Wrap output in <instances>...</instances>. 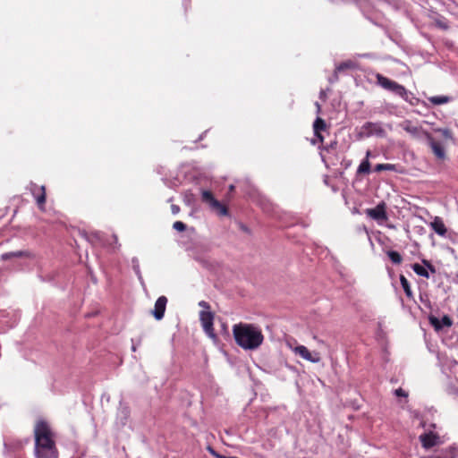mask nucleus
<instances>
[{"label": "nucleus", "instance_id": "nucleus-8", "mask_svg": "<svg viewBox=\"0 0 458 458\" xmlns=\"http://www.w3.org/2000/svg\"><path fill=\"white\" fill-rule=\"evenodd\" d=\"M28 189L35 198L37 204L39 208H43V205L46 202V189L45 186H38L34 182H30L28 186Z\"/></svg>", "mask_w": 458, "mask_h": 458}, {"label": "nucleus", "instance_id": "nucleus-34", "mask_svg": "<svg viewBox=\"0 0 458 458\" xmlns=\"http://www.w3.org/2000/svg\"><path fill=\"white\" fill-rule=\"evenodd\" d=\"M396 396L406 397L408 394L403 388H398L394 391Z\"/></svg>", "mask_w": 458, "mask_h": 458}, {"label": "nucleus", "instance_id": "nucleus-28", "mask_svg": "<svg viewBox=\"0 0 458 458\" xmlns=\"http://www.w3.org/2000/svg\"><path fill=\"white\" fill-rule=\"evenodd\" d=\"M173 228L179 232H183L186 229V225L182 221H176L173 225Z\"/></svg>", "mask_w": 458, "mask_h": 458}, {"label": "nucleus", "instance_id": "nucleus-41", "mask_svg": "<svg viewBox=\"0 0 458 458\" xmlns=\"http://www.w3.org/2000/svg\"><path fill=\"white\" fill-rule=\"evenodd\" d=\"M437 24H438V26H439L440 28H442V29H447V26H446L445 24H443V23H441V22H438Z\"/></svg>", "mask_w": 458, "mask_h": 458}, {"label": "nucleus", "instance_id": "nucleus-9", "mask_svg": "<svg viewBox=\"0 0 458 458\" xmlns=\"http://www.w3.org/2000/svg\"><path fill=\"white\" fill-rule=\"evenodd\" d=\"M386 208V203L384 201H381L374 208H368L366 210V214L376 221L386 220L387 214Z\"/></svg>", "mask_w": 458, "mask_h": 458}, {"label": "nucleus", "instance_id": "nucleus-12", "mask_svg": "<svg viewBox=\"0 0 458 458\" xmlns=\"http://www.w3.org/2000/svg\"><path fill=\"white\" fill-rule=\"evenodd\" d=\"M294 352L300 355L302 359L309 360L312 363H317L320 360V357L318 352H310L309 349L304 345L296 346L294 349Z\"/></svg>", "mask_w": 458, "mask_h": 458}, {"label": "nucleus", "instance_id": "nucleus-20", "mask_svg": "<svg viewBox=\"0 0 458 458\" xmlns=\"http://www.w3.org/2000/svg\"><path fill=\"white\" fill-rule=\"evenodd\" d=\"M428 100L432 105L438 106V105H444V104L449 103L452 100V98L448 97V96H442V95L441 96H432V97H429L428 98Z\"/></svg>", "mask_w": 458, "mask_h": 458}, {"label": "nucleus", "instance_id": "nucleus-13", "mask_svg": "<svg viewBox=\"0 0 458 458\" xmlns=\"http://www.w3.org/2000/svg\"><path fill=\"white\" fill-rule=\"evenodd\" d=\"M166 303L167 298L165 296H160L156 301L152 315L157 320H161L164 318Z\"/></svg>", "mask_w": 458, "mask_h": 458}, {"label": "nucleus", "instance_id": "nucleus-11", "mask_svg": "<svg viewBox=\"0 0 458 458\" xmlns=\"http://www.w3.org/2000/svg\"><path fill=\"white\" fill-rule=\"evenodd\" d=\"M428 320L436 331H440L445 327H450L453 324L451 318L447 315L443 316L442 318L431 315L428 317Z\"/></svg>", "mask_w": 458, "mask_h": 458}, {"label": "nucleus", "instance_id": "nucleus-39", "mask_svg": "<svg viewBox=\"0 0 458 458\" xmlns=\"http://www.w3.org/2000/svg\"><path fill=\"white\" fill-rule=\"evenodd\" d=\"M336 81H337V80H335V73H334V74H333V76L329 78V82H330V83H334V82H335Z\"/></svg>", "mask_w": 458, "mask_h": 458}, {"label": "nucleus", "instance_id": "nucleus-5", "mask_svg": "<svg viewBox=\"0 0 458 458\" xmlns=\"http://www.w3.org/2000/svg\"><path fill=\"white\" fill-rule=\"evenodd\" d=\"M400 127L416 140L429 139V132L422 127L416 126L410 120H404L400 123Z\"/></svg>", "mask_w": 458, "mask_h": 458}, {"label": "nucleus", "instance_id": "nucleus-30", "mask_svg": "<svg viewBox=\"0 0 458 458\" xmlns=\"http://www.w3.org/2000/svg\"><path fill=\"white\" fill-rule=\"evenodd\" d=\"M212 208L216 209L220 215L225 216L227 208L219 202V206H214Z\"/></svg>", "mask_w": 458, "mask_h": 458}, {"label": "nucleus", "instance_id": "nucleus-31", "mask_svg": "<svg viewBox=\"0 0 458 458\" xmlns=\"http://www.w3.org/2000/svg\"><path fill=\"white\" fill-rule=\"evenodd\" d=\"M436 131H439L445 139H451L452 133L449 129H436Z\"/></svg>", "mask_w": 458, "mask_h": 458}, {"label": "nucleus", "instance_id": "nucleus-24", "mask_svg": "<svg viewBox=\"0 0 458 458\" xmlns=\"http://www.w3.org/2000/svg\"><path fill=\"white\" fill-rule=\"evenodd\" d=\"M88 239L92 243L105 244V242L103 241V233L101 232L90 233Z\"/></svg>", "mask_w": 458, "mask_h": 458}, {"label": "nucleus", "instance_id": "nucleus-40", "mask_svg": "<svg viewBox=\"0 0 458 458\" xmlns=\"http://www.w3.org/2000/svg\"><path fill=\"white\" fill-rule=\"evenodd\" d=\"M316 108H317V112L319 113L321 110V106L318 102L316 103Z\"/></svg>", "mask_w": 458, "mask_h": 458}, {"label": "nucleus", "instance_id": "nucleus-23", "mask_svg": "<svg viewBox=\"0 0 458 458\" xmlns=\"http://www.w3.org/2000/svg\"><path fill=\"white\" fill-rule=\"evenodd\" d=\"M131 265H132V269L135 272L139 281L140 282L141 284H143L144 281H143V277H142V275L140 272L139 259L136 257L132 258Z\"/></svg>", "mask_w": 458, "mask_h": 458}, {"label": "nucleus", "instance_id": "nucleus-46", "mask_svg": "<svg viewBox=\"0 0 458 458\" xmlns=\"http://www.w3.org/2000/svg\"><path fill=\"white\" fill-rule=\"evenodd\" d=\"M420 458H438L437 456H428V457H420Z\"/></svg>", "mask_w": 458, "mask_h": 458}, {"label": "nucleus", "instance_id": "nucleus-3", "mask_svg": "<svg viewBox=\"0 0 458 458\" xmlns=\"http://www.w3.org/2000/svg\"><path fill=\"white\" fill-rule=\"evenodd\" d=\"M376 78L377 83L384 89L401 97L404 101L410 103L412 106L418 104L419 99L413 95V93L408 91L403 85L379 73L377 74Z\"/></svg>", "mask_w": 458, "mask_h": 458}, {"label": "nucleus", "instance_id": "nucleus-35", "mask_svg": "<svg viewBox=\"0 0 458 458\" xmlns=\"http://www.w3.org/2000/svg\"><path fill=\"white\" fill-rule=\"evenodd\" d=\"M336 145H337V142L336 141H332L330 142L329 144H327L326 147H325V149L327 151H330L331 149H335L336 148Z\"/></svg>", "mask_w": 458, "mask_h": 458}, {"label": "nucleus", "instance_id": "nucleus-29", "mask_svg": "<svg viewBox=\"0 0 458 458\" xmlns=\"http://www.w3.org/2000/svg\"><path fill=\"white\" fill-rule=\"evenodd\" d=\"M445 237L449 239L454 243H455L457 242V240H458V233H456L454 232H448L447 231V233L445 234Z\"/></svg>", "mask_w": 458, "mask_h": 458}, {"label": "nucleus", "instance_id": "nucleus-45", "mask_svg": "<svg viewBox=\"0 0 458 458\" xmlns=\"http://www.w3.org/2000/svg\"><path fill=\"white\" fill-rule=\"evenodd\" d=\"M131 350H132V352L136 351V346L134 344L132 345Z\"/></svg>", "mask_w": 458, "mask_h": 458}, {"label": "nucleus", "instance_id": "nucleus-36", "mask_svg": "<svg viewBox=\"0 0 458 458\" xmlns=\"http://www.w3.org/2000/svg\"><path fill=\"white\" fill-rule=\"evenodd\" d=\"M171 211L173 215H177L180 212V207L178 205L173 204L171 206Z\"/></svg>", "mask_w": 458, "mask_h": 458}, {"label": "nucleus", "instance_id": "nucleus-14", "mask_svg": "<svg viewBox=\"0 0 458 458\" xmlns=\"http://www.w3.org/2000/svg\"><path fill=\"white\" fill-rule=\"evenodd\" d=\"M426 140L438 159L445 158V151L440 142L436 141L431 134H429V139H427Z\"/></svg>", "mask_w": 458, "mask_h": 458}, {"label": "nucleus", "instance_id": "nucleus-26", "mask_svg": "<svg viewBox=\"0 0 458 458\" xmlns=\"http://www.w3.org/2000/svg\"><path fill=\"white\" fill-rule=\"evenodd\" d=\"M386 254L394 264H400L403 261L402 255L396 250H388Z\"/></svg>", "mask_w": 458, "mask_h": 458}, {"label": "nucleus", "instance_id": "nucleus-1", "mask_svg": "<svg viewBox=\"0 0 458 458\" xmlns=\"http://www.w3.org/2000/svg\"><path fill=\"white\" fill-rule=\"evenodd\" d=\"M36 458H58V452L48 424L44 420L37 422L34 428Z\"/></svg>", "mask_w": 458, "mask_h": 458}, {"label": "nucleus", "instance_id": "nucleus-42", "mask_svg": "<svg viewBox=\"0 0 458 458\" xmlns=\"http://www.w3.org/2000/svg\"><path fill=\"white\" fill-rule=\"evenodd\" d=\"M234 191V185L231 184L229 186V193H232Z\"/></svg>", "mask_w": 458, "mask_h": 458}, {"label": "nucleus", "instance_id": "nucleus-10", "mask_svg": "<svg viewBox=\"0 0 458 458\" xmlns=\"http://www.w3.org/2000/svg\"><path fill=\"white\" fill-rule=\"evenodd\" d=\"M421 445L426 450H428L440 443L439 436L433 432L424 433L419 437Z\"/></svg>", "mask_w": 458, "mask_h": 458}, {"label": "nucleus", "instance_id": "nucleus-16", "mask_svg": "<svg viewBox=\"0 0 458 458\" xmlns=\"http://www.w3.org/2000/svg\"><path fill=\"white\" fill-rule=\"evenodd\" d=\"M326 128H327L326 122L322 118L317 117V119L314 121V123H313V131H314L315 137H317L320 142H322L324 140V138L321 134V131H325Z\"/></svg>", "mask_w": 458, "mask_h": 458}, {"label": "nucleus", "instance_id": "nucleus-43", "mask_svg": "<svg viewBox=\"0 0 458 458\" xmlns=\"http://www.w3.org/2000/svg\"><path fill=\"white\" fill-rule=\"evenodd\" d=\"M207 131L203 132L198 139V140H203V137H204V134L206 133Z\"/></svg>", "mask_w": 458, "mask_h": 458}, {"label": "nucleus", "instance_id": "nucleus-22", "mask_svg": "<svg viewBox=\"0 0 458 458\" xmlns=\"http://www.w3.org/2000/svg\"><path fill=\"white\" fill-rule=\"evenodd\" d=\"M130 411L127 407L122 406L119 408L117 412V419L120 420L121 423L124 425L129 418Z\"/></svg>", "mask_w": 458, "mask_h": 458}, {"label": "nucleus", "instance_id": "nucleus-7", "mask_svg": "<svg viewBox=\"0 0 458 458\" xmlns=\"http://www.w3.org/2000/svg\"><path fill=\"white\" fill-rule=\"evenodd\" d=\"M422 263L423 266L419 263H414L411 266V268L418 276L424 278H429L430 276L428 271H430L432 274H435L436 268L428 260L423 259Z\"/></svg>", "mask_w": 458, "mask_h": 458}, {"label": "nucleus", "instance_id": "nucleus-19", "mask_svg": "<svg viewBox=\"0 0 458 458\" xmlns=\"http://www.w3.org/2000/svg\"><path fill=\"white\" fill-rule=\"evenodd\" d=\"M201 197L202 200L206 203H208L211 208L214 206H219V201L215 199L211 191L207 190L202 191Z\"/></svg>", "mask_w": 458, "mask_h": 458}, {"label": "nucleus", "instance_id": "nucleus-2", "mask_svg": "<svg viewBox=\"0 0 458 458\" xmlns=\"http://www.w3.org/2000/svg\"><path fill=\"white\" fill-rule=\"evenodd\" d=\"M233 335L236 344L244 350H256L264 341L260 328L253 324L234 325Z\"/></svg>", "mask_w": 458, "mask_h": 458}, {"label": "nucleus", "instance_id": "nucleus-38", "mask_svg": "<svg viewBox=\"0 0 458 458\" xmlns=\"http://www.w3.org/2000/svg\"><path fill=\"white\" fill-rule=\"evenodd\" d=\"M319 98H320L321 99H323V100H325V99H326L327 95H326V92H325L324 90H321V91L319 92Z\"/></svg>", "mask_w": 458, "mask_h": 458}, {"label": "nucleus", "instance_id": "nucleus-4", "mask_svg": "<svg viewBox=\"0 0 458 458\" xmlns=\"http://www.w3.org/2000/svg\"><path fill=\"white\" fill-rule=\"evenodd\" d=\"M360 135L365 138L372 136L384 138L386 133L381 123L367 122L361 126Z\"/></svg>", "mask_w": 458, "mask_h": 458}, {"label": "nucleus", "instance_id": "nucleus-25", "mask_svg": "<svg viewBox=\"0 0 458 458\" xmlns=\"http://www.w3.org/2000/svg\"><path fill=\"white\" fill-rule=\"evenodd\" d=\"M374 171L377 173L382 171H396V165L394 164H377L375 165Z\"/></svg>", "mask_w": 458, "mask_h": 458}, {"label": "nucleus", "instance_id": "nucleus-6", "mask_svg": "<svg viewBox=\"0 0 458 458\" xmlns=\"http://www.w3.org/2000/svg\"><path fill=\"white\" fill-rule=\"evenodd\" d=\"M199 320L201 322L204 332L212 339L216 337L214 331V315L210 311L202 310L199 313Z\"/></svg>", "mask_w": 458, "mask_h": 458}, {"label": "nucleus", "instance_id": "nucleus-44", "mask_svg": "<svg viewBox=\"0 0 458 458\" xmlns=\"http://www.w3.org/2000/svg\"><path fill=\"white\" fill-rule=\"evenodd\" d=\"M113 239H114V242L115 243H117V236L114 234V235H113Z\"/></svg>", "mask_w": 458, "mask_h": 458}, {"label": "nucleus", "instance_id": "nucleus-33", "mask_svg": "<svg viewBox=\"0 0 458 458\" xmlns=\"http://www.w3.org/2000/svg\"><path fill=\"white\" fill-rule=\"evenodd\" d=\"M208 450L212 455H214L216 458H233V456H225L220 454H217L214 449L211 447H208Z\"/></svg>", "mask_w": 458, "mask_h": 458}, {"label": "nucleus", "instance_id": "nucleus-21", "mask_svg": "<svg viewBox=\"0 0 458 458\" xmlns=\"http://www.w3.org/2000/svg\"><path fill=\"white\" fill-rule=\"evenodd\" d=\"M400 283L402 284V287H403L406 296L408 298H411L412 297V291H411L410 283L407 280V278L404 276H403V275L400 276Z\"/></svg>", "mask_w": 458, "mask_h": 458}, {"label": "nucleus", "instance_id": "nucleus-17", "mask_svg": "<svg viewBox=\"0 0 458 458\" xmlns=\"http://www.w3.org/2000/svg\"><path fill=\"white\" fill-rule=\"evenodd\" d=\"M33 255L31 252L28 250H16V251H10L5 252L1 255V259L3 260H8L14 258H32Z\"/></svg>", "mask_w": 458, "mask_h": 458}, {"label": "nucleus", "instance_id": "nucleus-15", "mask_svg": "<svg viewBox=\"0 0 458 458\" xmlns=\"http://www.w3.org/2000/svg\"><path fill=\"white\" fill-rule=\"evenodd\" d=\"M430 226L439 236L444 237L447 233V228L445 225L442 218L439 216H436L434 218V220L430 223Z\"/></svg>", "mask_w": 458, "mask_h": 458}, {"label": "nucleus", "instance_id": "nucleus-18", "mask_svg": "<svg viewBox=\"0 0 458 458\" xmlns=\"http://www.w3.org/2000/svg\"><path fill=\"white\" fill-rule=\"evenodd\" d=\"M356 67V64L353 61L348 60L338 64L335 69V79L338 80V72H341L344 70H352Z\"/></svg>", "mask_w": 458, "mask_h": 458}, {"label": "nucleus", "instance_id": "nucleus-27", "mask_svg": "<svg viewBox=\"0 0 458 458\" xmlns=\"http://www.w3.org/2000/svg\"><path fill=\"white\" fill-rule=\"evenodd\" d=\"M370 172V163L366 158L361 161L357 169V174H369Z\"/></svg>", "mask_w": 458, "mask_h": 458}, {"label": "nucleus", "instance_id": "nucleus-32", "mask_svg": "<svg viewBox=\"0 0 458 458\" xmlns=\"http://www.w3.org/2000/svg\"><path fill=\"white\" fill-rule=\"evenodd\" d=\"M193 199H194V198H193V195L191 193H186L184 195L183 200H184L186 205L191 206L192 204V202H193Z\"/></svg>", "mask_w": 458, "mask_h": 458}, {"label": "nucleus", "instance_id": "nucleus-37", "mask_svg": "<svg viewBox=\"0 0 458 458\" xmlns=\"http://www.w3.org/2000/svg\"><path fill=\"white\" fill-rule=\"evenodd\" d=\"M199 305L203 308H209L208 303L205 301H199Z\"/></svg>", "mask_w": 458, "mask_h": 458}]
</instances>
